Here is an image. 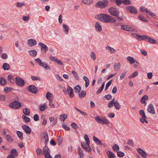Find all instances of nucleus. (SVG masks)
Returning <instances> with one entry per match:
<instances>
[{"label": "nucleus", "instance_id": "f257e3e1", "mask_svg": "<svg viewBox=\"0 0 158 158\" xmlns=\"http://www.w3.org/2000/svg\"><path fill=\"white\" fill-rule=\"evenodd\" d=\"M96 18L102 22L113 23L115 22V20L112 17L106 14L98 15Z\"/></svg>", "mask_w": 158, "mask_h": 158}, {"label": "nucleus", "instance_id": "f03ea898", "mask_svg": "<svg viewBox=\"0 0 158 158\" xmlns=\"http://www.w3.org/2000/svg\"><path fill=\"white\" fill-rule=\"evenodd\" d=\"M108 4V2L107 0H102L98 2L95 6L97 8L102 9L106 6Z\"/></svg>", "mask_w": 158, "mask_h": 158}, {"label": "nucleus", "instance_id": "7ed1b4c3", "mask_svg": "<svg viewBox=\"0 0 158 158\" xmlns=\"http://www.w3.org/2000/svg\"><path fill=\"white\" fill-rule=\"evenodd\" d=\"M35 60L40 66L43 67L45 69L47 70H50V68L48 64L46 63H43L40 58H38L35 59Z\"/></svg>", "mask_w": 158, "mask_h": 158}, {"label": "nucleus", "instance_id": "20e7f679", "mask_svg": "<svg viewBox=\"0 0 158 158\" xmlns=\"http://www.w3.org/2000/svg\"><path fill=\"white\" fill-rule=\"evenodd\" d=\"M95 119L97 122L102 124H108L110 123L109 120L106 118H104L102 119L99 117L97 116L95 117Z\"/></svg>", "mask_w": 158, "mask_h": 158}, {"label": "nucleus", "instance_id": "39448f33", "mask_svg": "<svg viewBox=\"0 0 158 158\" xmlns=\"http://www.w3.org/2000/svg\"><path fill=\"white\" fill-rule=\"evenodd\" d=\"M108 11L112 15L117 16L119 15V11L117 8L114 7H110L108 9Z\"/></svg>", "mask_w": 158, "mask_h": 158}, {"label": "nucleus", "instance_id": "423d86ee", "mask_svg": "<svg viewBox=\"0 0 158 158\" xmlns=\"http://www.w3.org/2000/svg\"><path fill=\"white\" fill-rule=\"evenodd\" d=\"M15 83L18 86L22 87L25 85L24 81L22 78L19 77H16L15 78Z\"/></svg>", "mask_w": 158, "mask_h": 158}, {"label": "nucleus", "instance_id": "0eeeda50", "mask_svg": "<svg viewBox=\"0 0 158 158\" xmlns=\"http://www.w3.org/2000/svg\"><path fill=\"white\" fill-rule=\"evenodd\" d=\"M9 106L11 108L16 109L20 108L21 107V104L19 102L15 101L10 103Z\"/></svg>", "mask_w": 158, "mask_h": 158}, {"label": "nucleus", "instance_id": "6e6552de", "mask_svg": "<svg viewBox=\"0 0 158 158\" xmlns=\"http://www.w3.org/2000/svg\"><path fill=\"white\" fill-rule=\"evenodd\" d=\"M127 11L130 13L136 14L137 13V10L135 7L131 6H128L126 7Z\"/></svg>", "mask_w": 158, "mask_h": 158}, {"label": "nucleus", "instance_id": "1a4fd4ad", "mask_svg": "<svg viewBox=\"0 0 158 158\" xmlns=\"http://www.w3.org/2000/svg\"><path fill=\"white\" fill-rule=\"evenodd\" d=\"M139 114L142 116V118H140V121L143 123L144 122L146 123H148V121L146 119V118L144 111L143 110H140L139 111Z\"/></svg>", "mask_w": 158, "mask_h": 158}, {"label": "nucleus", "instance_id": "9d476101", "mask_svg": "<svg viewBox=\"0 0 158 158\" xmlns=\"http://www.w3.org/2000/svg\"><path fill=\"white\" fill-rule=\"evenodd\" d=\"M28 89L30 92L33 94L36 93L37 92L36 87L34 85H30L28 87Z\"/></svg>", "mask_w": 158, "mask_h": 158}, {"label": "nucleus", "instance_id": "9b49d317", "mask_svg": "<svg viewBox=\"0 0 158 158\" xmlns=\"http://www.w3.org/2000/svg\"><path fill=\"white\" fill-rule=\"evenodd\" d=\"M39 45L41 47V51L44 53H46L48 50V48L47 45L44 44L40 42L39 43Z\"/></svg>", "mask_w": 158, "mask_h": 158}, {"label": "nucleus", "instance_id": "f8f14e48", "mask_svg": "<svg viewBox=\"0 0 158 158\" xmlns=\"http://www.w3.org/2000/svg\"><path fill=\"white\" fill-rule=\"evenodd\" d=\"M37 42L35 40L33 39H30L27 40V44L29 47H32L36 45Z\"/></svg>", "mask_w": 158, "mask_h": 158}, {"label": "nucleus", "instance_id": "ddd939ff", "mask_svg": "<svg viewBox=\"0 0 158 158\" xmlns=\"http://www.w3.org/2000/svg\"><path fill=\"white\" fill-rule=\"evenodd\" d=\"M42 137L44 142L46 145L48 142V134L47 132H44L42 133Z\"/></svg>", "mask_w": 158, "mask_h": 158}, {"label": "nucleus", "instance_id": "4468645a", "mask_svg": "<svg viewBox=\"0 0 158 158\" xmlns=\"http://www.w3.org/2000/svg\"><path fill=\"white\" fill-rule=\"evenodd\" d=\"M148 111L151 114H155V109L153 105L150 104L148 106L147 109Z\"/></svg>", "mask_w": 158, "mask_h": 158}, {"label": "nucleus", "instance_id": "2eb2a0df", "mask_svg": "<svg viewBox=\"0 0 158 158\" xmlns=\"http://www.w3.org/2000/svg\"><path fill=\"white\" fill-rule=\"evenodd\" d=\"M44 156L45 158L47 157V156H49V155H51L50 154L49 150L48 147L47 146H45L44 148Z\"/></svg>", "mask_w": 158, "mask_h": 158}, {"label": "nucleus", "instance_id": "dca6fc26", "mask_svg": "<svg viewBox=\"0 0 158 158\" xmlns=\"http://www.w3.org/2000/svg\"><path fill=\"white\" fill-rule=\"evenodd\" d=\"M22 128L27 134H30L31 129L29 126L24 125L23 126Z\"/></svg>", "mask_w": 158, "mask_h": 158}, {"label": "nucleus", "instance_id": "f3484780", "mask_svg": "<svg viewBox=\"0 0 158 158\" xmlns=\"http://www.w3.org/2000/svg\"><path fill=\"white\" fill-rule=\"evenodd\" d=\"M135 36V38H137L140 40H148V36L147 35H141L139 34H135L134 36Z\"/></svg>", "mask_w": 158, "mask_h": 158}, {"label": "nucleus", "instance_id": "a211bd4d", "mask_svg": "<svg viewBox=\"0 0 158 158\" xmlns=\"http://www.w3.org/2000/svg\"><path fill=\"white\" fill-rule=\"evenodd\" d=\"M67 91L69 97L71 98H73L74 96V93L72 88L70 86L68 87L67 88Z\"/></svg>", "mask_w": 158, "mask_h": 158}, {"label": "nucleus", "instance_id": "6ab92c4d", "mask_svg": "<svg viewBox=\"0 0 158 158\" xmlns=\"http://www.w3.org/2000/svg\"><path fill=\"white\" fill-rule=\"evenodd\" d=\"M121 28L122 29L126 31H132V30L131 29L132 28L130 27H129L127 25H122L121 26Z\"/></svg>", "mask_w": 158, "mask_h": 158}, {"label": "nucleus", "instance_id": "aec40b11", "mask_svg": "<svg viewBox=\"0 0 158 158\" xmlns=\"http://www.w3.org/2000/svg\"><path fill=\"white\" fill-rule=\"evenodd\" d=\"M94 27L96 31L98 32H100L102 30V27L98 22L96 23Z\"/></svg>", "mask_w": 158, "mask_h": 158}, {"label": "nucleus", "instance_id": "412c9836", "mask_svg": "<svg viewBox=\"0 0 158 158\" xmlns=\"http://www.w3.org/2000/svg\"><path fill=\"white\" fill-rule=\"evenodd\" d=\"M106 154L109 158H115V155L110 151H107Z\"/></svg>", "mask_w": 158, "mask_h": 158}, {"label": "nucleus", "instance_id": "4be33fe9", "mask_svg": "<svg viewBox=\"0 0 158 158\" xmlns=\"http://www.w3.org/2000/svg\"><path fill=\"white\" fill-rule=\"evenodd\" d=\"M49 120L52 122L51 125L53 126L55 125L57 123V120L53 117H51L49 118Z\"/></svg>", "mask_w": 158, "mask_h": 158}, {"label": "nucleus", "instance_id": "5701e85b", "mask_svg": "<svg viewBox=\"0 0 158 158\" xmlns=\"http://www.w3.org/2000/svg\"><path fill=\"white\" fill-rule=\"evenodd\" d=\"M83 79L85 81V87H87L89 85V79L86 76H84L83 77Z\"/></svg>", "mask_w": 158, "mask_h": 158}, {"label": "nucleus", "instance_id": "b1692460", "mask_svg": "<svg viewBox=\"0 0 158 158\" xmlns=\"http://www.w3.org/2000/svg\"><path fill=\"white\" fill-rule=\"evenodd\" d=\"M93 2V0H81L82 3L88 5L91 4Z\"/></svg>", "mask_w": 158, "mask_h": 158}, {"label": "nucleus", "instance_id": "393cba45", "mask_svg": "<svg viewBox=\"0 0 158 158\" xmlns=\"http://www.w3.org/2000/svg\"><path fill=\"white\" fill-rule=\"evenodd\" d=\"M93 139L97 144L100 145H102V143L95 136H94L93 137Z\"/></svg>", "mask_w": 158, "mask_h": 158}, {"label": "nucleus", "instance_id": "a878e982", "mask_svg": "<svg viewBox=\"0 0 158 158\" xmlns=\"http://www.w3.org/2000/svg\"><path fill=\"white\" fill-rule=\"evenodd\" d=\"M10 156H16L18 155V152L15 149H13L10 152Z\"/></svg>", "mask_w": 158, "mask_h": 158}, {"label": "nucleus", "instance_id": "bb28decb", "mask_svg": "<svg viewBox=\"0 0 158 158\" xmlns=\"http://www.w3.org/2000/svg\"><path fill=\"white\" fill-rule=\"evenodd\" d=\"M28 52L30 55L33 57L35 56L37 54V51L35 50H30Z\"/></svg>", "mask_w": 158, "mask_h": 158}, {"label": "nucleus", "instance_id": "cd10ccee", "mask_svg": "<svg viewBox=\"0 0 158 158\" xmlns=\"http://www.w3.org/2000/svg\"><path fill=\"white\" fill-rule=\"evenodd\" d=\"M127 60L131 64H133L135 62V60L131 56H128L127 57Z\"/></svg>", "mask_w": 158, "mask_h": 158}, {"label": "nucleus", "instance_id": "c85d7f7f", "mask_svg": "<svg viewBox=\"0 0 158 158\" xmlns=\"http://www.w3.org/2000/svg\"><path fill=\"white\" fill-rule=\"evenodd\" d=\"M23 112L24 114L27 115H29L30 114V110L28 108H23Z\"/></svg>", "mask_w": 158, "mask_h": 158}, {"label": "nucleus", "instance_id": "c756f323", "mask_svg": "<svg viewBox=\"0 0 158 158\" xmlns=\"http://www.w3.org/2000/svg\"><path fill=\"white\" fill-rule=\"evenodd\" d=\"M45 97L48 100H51L53 97V94L49 92H48L46 94Z\"/></svg>", "mask_w": 158, "mask_h": 158}, {"label": "nucleus", "instance_id": "7c9ffc66", "mask_svg": "<svg viewBox=\"0 0 158 158\" xmlns=\"http://www.w3.org/2000/svg\"><path fill=\"white\" fill-rule=\"evenodd\" d=\"M114 101L115 99L114 98L111 101H110L107 104L108 107L109 108H111L113 107L114 105Z\"/></svg>", "mask_w": 158, "mask_h": 158}, {"label": "nucleus", "instance_id": "2f4dec72", "mask_svg": "<svg viewBox=\"0 0 158 158\" xmlns=\"http://www.w3.org/2000/svg\"><path fill=\"white\" fill-rule=\"evenodd\" d=\"M67 117V115L66 114H62L60 115V119L64 122Z\"/></svg>", "mask_w": 158, "mask_h": 158}, {"label": "nucleus", "instance_id": "473e14b6", "mask_svg": "<svg viewBox=\"0 0 158 158\" xmlns=\"http://www.w3.org/2000/svg\"><path fill=\"white\" fill-rule=\"evenodd\" d=\"M2 68L4 70H8L10 68V66L8 63H4L2 66Z\"/></svg>", "mask_w": 158, "mask_h": 158}, {"label": "nucleus", "instance_id": "72a5a7b5", "mask_svg": "<svg viewBox=\"0 0 158 158\" xmlns=\"http://www.w3.org/2000/svg\"><path fill=\"white\" fill-rule=\"evenodd\" d=\"M114 106L115 108L117 110H119L121 108L120 105L117 101H114Z\"/></svg>", "mask_w": 158, "mask_h": 158}, {"label": "nucleus", "instance_id": "f704fd0d", "mask_svg": "<svg viewBox=\"0 0 158 158\" xmlns=\"http://www.w3.org/2000/svg\"><path fill=\"white\" fill-rule=\"evenodd\" d=\"M148 96L147 95H145L143 96L140 100V102L141 103H144L145 102V100L148 99Z\"/></svg>", "mask_w": 158, "mask_h": 158}, {"label": "nucleus", "instance_id": "c9c22d12", "mask_svg": "<svg viewBox=\"0 0 158 158\" xmlns=\"http://www.w3.org/2000/svg\"><path fill=\"white\" fill-rule=\"evenodd\" d=\"M78 93L79 96L81 98L84 97L86 94V92L84 90H82L80 92H79Z\"/></svg>", "mask_w": 158, "mask_h": 158}, {"label": "nucleus", "instance_id": "e433bc0d", "mask_svg": "<svg viewBox=\"0 0 158 158\" xmlns=\"http://www.w3.org/2000/svg\"><path fill=\"white\" fill-rule=\"evenodd\" d=\"M147 40L148 42L152 44H155L157 42L156 40L153 39L149 36H148Z\"/></svg>", "mask_w": 158, "mask_h": 158}, {"label": "nucleus", "instance_id": "4c0bfd02", "mask_svg": "<svg viewBox=\"0 0 158 158\" xmlns=\"http://www.w3.org/2000/svg\"><path fill=\"white\" fill-rule=\"evenodd\" d=\"M121 65V64L119 62L115 63L114 65V69L118 70L119 69Z\"/></svg>", "mask_w": 158, "mask_h": 158}, {"label": "nucleus", "instance_id": "58836bf2", "mask_svg": "<svg viewBox=\"0 0 158 158\" xmlns=\"http://www.w3.org/2000/svg\"><path fill=\"white\" fill-rule=\"evenodd\" d=\"M16 134L18 135L19 138L21 140L23 139V133L20 131H16Z\"/></svg>", "mask_w": 158, "mask_h": 158}, {"label": "nucleus", "instance_id": "ea45409f", "mask_svg": "<svg viewBox=\"0 0 158 158\" xmlns=\"http://www.w3.org/2000/svg\"><path fill=\"white\" fill-rule=\"evenodd\" d=\"M106 49L108 50L111 53H114L115 52V50L110 46H107L106 47Z\"/></svg>", "mask_w": 158, "mask_h": 158}, {"label": "nucleus", "instance_id": "a19ab883", "mask_svg": "<svg viewBox=\"0 0 158 158\" xmlns=\"http://www.w3.org/2000/svg\"><path fill=\"white\" fill-rule=\"evenodd\" d=\"M138 72L137 71H135L133 73L128 77V78L131 79L134 77H135L138 75Z\"/></svg>", "mask_w": 158, "mask_h": 158}, {"label": "nucleus", "instance_id": "79ce46f5", "mask_svg": "<svg viewBox=\"0 0 158 158\" xmlns=\"http://www.w3.org/2000/svg\"><path fill=\"white\" fill-rule=\"evenodd\" d=\"M8 79L11 83H13L15 82L14 79L11 75H10L8 76Z\"/></svg>", "mask_w": 158, "mask_h": 158}, {"label": "nucleus", "instance_id": "37998d69", "mask_svg": "<svg viewBox=\"0 0 158 158\" xmlns=\"http://www.w3.org/2000/svg\"><path fill=\"white\" fill-rule=\"evenodd\" d=\"M13 89L10 87H7L4 88V91L5 93H7L13 90Z\"/></svg>", "mask_w": 158, "mask_h": 158}, {"label": "nucleus", "instance_id": "c03bdc74", "mask_svg": "<svg viewBox=\"0 0 158 158\" xmlns=\"http://www.w3.org/2000/svg\"><path fill=\"white\" fill-rule=\"evenodd\" d=\"M62 26L64 29V31L66 32L65 34H67L69 31V28L68 26L65 24H63Z\"/></svg>", "mask_w": 158, "mask_h": 158}, {"label": "nucleus", "instance_id": "a18cd8bd", "mask_svg": "<svg viewBox=\"0 0 158 158\" xmlns=\"http://www.w3.org/2000/svg\"><path fill=\"white\" fill-rule=\"evenodd\" d=\"M75 92L77 93H79L81 90V87L79 85H77L74 87Z\"/></svg>", "mask_w": 158, "mask_h": 158}, {"label": "nucleus", "instance_id": "49530a36", "mask_svg": "<svg viewBox=\"0 0 158 158\" xmlns=\"http://www.w3.org/2000/svg\"><path fill=\"white\" fill-rule=\"evenodd\" d=\"M6 81L5 79L2 77H1L0 78V84L2 85H6Z\"/></svg>", "mask_w": 158, "mask_h": 158}, {"label": "nucleus", "instance_id": "de8ad7c7", "mask_svg": "<svg viewBox=\"0 0 158 158\" xmlns=\"http://www.w3.org/2000/svg\"><path fill=\"white\" fill-rule=\"evenodd\" d=\"M140 10L141 12H146L148 13L149 12L147 8H146L144 6H141Z\"/></svg>", "mask_w": 158, "mask_h": 158}, {"label": "nucleus", "instance_id": "09e8293b", "mask_svg": "<svg viewBox=\"0 0 158 158\" xmlns=\"http://www.w3.org/2000/svg\"><path fill=\"white\" fill-rule=\"evenodd\" d=\"M84 139L87 145H89L90 144V141L88 136L87 134L85 135Z\"/></svg>", "mask_w": 158, "mask_h": 158}, {"label": "nucleus", "instance_id": "8fccbe9b", "mask_svg": "<svg viewBox=\"0 0 158 158\" xmlns=\"http://www.w3.org/2000/svg\"><path fill=\"white\" fill-rule=\"evenodd\" d=\"M22 118L27 123L29 122L30 121V118L23 115L22 117Z\"/></svg>", "mask_w": 158, "mask_h": 158}, {"label": "nucleus", "instance_id": "3c124183", "mask_svg": "<svg viewBox=\"0 0 158 158\" xmlns=\"http://www.w3.org/2000/svg\"><path fill=\"white\" fill-rule=\"evenodd\" d=\"M77 149L78 153L80 158L83 157V154L82 153V151L81 149V148L80 147H78Z\"/></svg>", "mask_w": 158, "mask_h": 158}, {"label": "nucleus", "instance_id": "603ef678", "mask_svg": "<svg viewBox=\"0 0 158 158\" xmlns=\"http://www.w3.org/2000/svg\"><path fill=\"white\" fill-rule=\"evenodd\" d=\"M72 73L73 75V77L76 79L79 80V77L76 72L74 71H73L72 72Z\"/></svg>", "mask_w": 158, "mask_h": 158}, {"label": "nucleus", "instance_id": "864d4df0", "mask_svg": "<svg viewBox=\"0 0 158 158\" xmlns=\"http://www.w3.org/2000/svg\"><path fill=\"white\" fill-rule=\"evenodd\" d=\"M119 146L117 144L114 145L112 147V148L113 149V150L116 152L119 150Z\"/></svg>", "mask_w": 158, "mask_h": 158}, {"label": "nucleus", "instance_id": "5fc2aeb1", "mask_svg": "<svg viewBox=\"0 0 158 158\" xmlns=\"http://www.w3.org/2000/svg\"><path fill=\"white\" fill-rule=\"evenodd\" d=\"M127 71H124L123 73H122L121 76H120V79L123 80V79L125 78L127 74Z\"/></svg>", "mask_w": 158, "mask_h": 158}, {"label": "nucleus", "instance_id": "6e6d98bb", "mask_svg": "<svg viewBox=\"0 0 158 158\" xmlns=\"http://www.w3.org/2000/svg\"><path fill=\"white\" fill-rule=\"evenodd\" d=\"M6 137L8 141L11 142L13 141V139L10 135H6Z\"/></svg>", "mask_w": 158, "mask_h": 158}, {"label": "nucleus", "instance_id": "4d7b16f0", "mask_svg": "<svg viewBox=\"0 0 158 158\" xmlns=\"http://www.w3.org/2000/svg\"><path fill=\"white\" fill-rule=\"evenodd\" d=\"M31 79L33 81L38 80L40 81L41 80L40 77L37 76H32L31 77Z\"/></svg>", "mask_w": 158, "mask_h": 158}, {"label": "nucleus", "instance_id": "13d9d810", "mask_svg": "<svg viewBox=\"0 0 158 158\" xmlns=\"http://www.w3.org/2000/svg\"><path fill=\"white\" fill-rule=\"evenodd\" d=\"M117 156L118 157H122L124 156V153L121 151H118L117 153Z\"/></svg>", "mask_w": 158, "mask_h": 158}, {"label": "nucleus", "instance_id": "bf43d9fd", "mask_svg": "<svg viewBox=\"0 0 158 158\" xmlns=\"http://www.w3.org/2000/svg\"><path fill=\"white\" fill-rule=\"evenodd\" d=\"M16 6L18 8H20L23 6H25V4L23 2H17L16 3Z\"/></svg>", "mask_w": 158, "mask_h": 158}, {"label": "nucleus", "instance_id": "052dcab7", "mask_svg": "<svg viewBox=\"0 0 158 158\" xmlns=\"http://www.w3.org/2000/svg\"><path fill=\"white\" fill-rule=\"evenodd\" d=\"M122 3L126 5L130 4L131 2L129 0H122Z\"/></svg>", "mask_w": 158, "mask_h": 158}, {"label": "nucleus", "instance_id": "680f3d73", "mask_svg": "<svg viewBox=\"0 0 158 158\" xmlns=\"http://www.w3.org/2000/svg\"><path fill=\"white\" fill-rule=\"evenodd\" d=\"M139 19L144 22H148V20L145 19L144 16H143L141 15H139Z\"/></svg>", "mask_w": 158, "mask_h": 158}, {"label": "nucleus", "instance_id": "e2e57ef3", "mask_svg": "<svg viewBox=\"0 0 158 158\" xmlns=\"http://www.w3.org/2000/svg\"><path fill=\"white\" fill-rule=\"evenodd\" d=\"M74 108H75V109L78 111L81 114H82L84 116H87V114L85 112H84L83 111H82L79 109H78L77 108H76L75 107H74Z\"/></svg>", "mask_w": 158, "mask_h": 158}, {"label": "nucleus", "instance_id": "0e129e2a", "mask_svg": "<svg viewBox=\"0 0 158 158\" xmlns=\"http://www.w3.org/2000/svg\"><path fill=\"white\" fill-rule=\"evenodd\" d=\"M112 80H110L106 84L105 88V91H106L107 90L108 88V87L110 85L111 83Z\"/></svg>", "mask_w": 158, "mask_h": 158}, {"label": "nucleus", "instance_id": "69168bd1", "mask_svg": "<svg viewBox=\"0 0 158 158\" xmlns=\"http://www.w3.org/2000/svg\"><path fill=\"white\" fill-rule=\"evenodd\" d=\"M90 58L93 60H95L96 59V55L93 52H91Z\"/></svg>", "mask_w": 158, "mask_h": 158}, {"label": "nucleus", "instance_id": "338daca9", "mask_svg": "<svg viewBox=\"0 0 158 158\" xmlns=\"http://www.w3.org/2000/svg\"><path fill=\"white\" fill-rule=\"evenodd\" d=\"M71 126L74 129H76L78 127V125L74 122H72L71 123Z\"/></svg>", "mask_w": 158, "mask_h": 158}, {"label": "nucleus", "instance_id": "774afa93", "mask_svg": "<svg viewBox=\"0 0 158 158\" xmlns=\"http://www.w3.org/2000/svg\"><path fill=\"white\" fill-rule=\"evenodd\" d=\"M127 143L130 146L133 147L134 146L133 142L131 140H129L127 142Z\"/></svg>", "mask_w": 158, "mask_h": 158}]
</instances>
